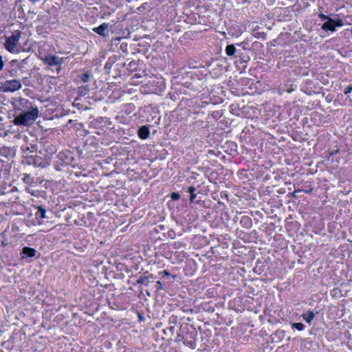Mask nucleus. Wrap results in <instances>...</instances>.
Segmentation results:
<instances>
[{
	"label": "nucleus",
	"instance_id": "nucleus-1",
	"mask_svg": "<svg viewBox=\"0 0 352 352\" xmlns=\"http://www.w3.org/2000/svg\"><path fill=\"white\" fill-rule=\"evenodd\" d=\"M21 104L27 109L16 116L13 120V123L17 126H30L38 118V109L36 106L32 105V102L28 100H22Z\"/></svg>",
	"mask_w": 352,
	"mask_h": 352
},
{
	"label": "nucleus",
	"instance_id": "nucleus-2",
	"mask_svg": "<svg viewBox=\"0 0 352 352\" xmlns=\"http://www.w3.org/2000/svg\"><path fill=\"white\" fill-rule=\"evenodd\" d=\"M39 58L43 63L51 67H56V72L59 74L62 69V64L67 60V57H60L56 55L47 54L41 56L40 55Z\"/></svg>",
	"mask_w": 352,
	"mask_h": 352
},
{
	"label": "nucleus",
	"instance_id": "nucleus-3",
	"mask_svg": "<svg viewBox=\"0 0 352 352\" xmlns=\"http://www.w3.org/2000/svg\"><path fill=\"white\" fill-rule=\"evenodd\" d=\"M21 36L20 31H14L12 35L6 37L4 47L10 53H19L20 52L19 40Z\"/></svg>",
	"mask_w": 352,
	"mask_h": 352
},
{
	"label": "nucleus",
	"instance_id": "nucleus-4",
	"mask_svg": "<svg viewBox=\"0 0 352 352\" xmlns=\"http://www.w3.org/2000/svg\"><path fill=\"white\" fill-rule=\"evenodd\" d=\"M22 83L17 79L7 80L0 84V91L3 93L14 92L21 89Z\"/></svg>",
	"mask_w": 352,
	"mask_h": 352
},
{
	"label": "nucleus",
	"instance_id": "nucleus-5",
	"mask_svg": "<svg viewBox=\"0 0 352 352\" xmlns=\"http://www.w3.org/2000/svg\"><path fill=\"white\" fill-rule=\"evenodd\" d=\"M23 64L18 60L10 62L9 73L11 76L18 77L23 73Z\"/></svg>",
	"mask_w": 352,
	"mask_h": 352
},
{
	"label": "nucleus",
	"instance_id": "nucleus-6",
	"mask_svg": "<svg viewBox=\"0 0 352 352\" xmlns=\"http://www.w3.org/2000/svg\"><path fill=\"white\" fill-rule=\"evenodd\" d=\"M343 21L340 19H337L336 20L333 19L331 18L327 19L322 25V29L326 31L334 32L336 31V27H342L343 26Z\"/></svg>",
	"mask_w": 352,
	"mask_h": 352
},
{
	"label": "nucleus",
	"instance_id": "nucleus-7",
	"mask_svg": "<svg viewBox=\"0 0 352 352\" xmlns=\"http://www.w3.org/2000/svg\"><path fill=\"white\" fill-rule=\"evenodd\" d=\"M108 27L109 24L103 23L98 27L94 28L93 31L103 37H107L109 36L107 31Z\"/></svg>",
	"mask_w": 352,
	"mask_h": 352
},
{
	"label": "nucleus",
	"instance_id": "nucleus-8",
	"mask_svg": "<svg viewBox=\"0 0 352 352\" xmlns=\"http://www.w3.org/2000/svg\"><path fill=\"white\" fill-rule=\"evenodd\" d=\"M150 131L148 127L146 126H142L139 129L138 135L141 139L145 140L148 138Z\"/></svg>",
	"mask_w": 352,
	"mask_h": 352
},
{
	"label": "nucleus",
	"instance_id": "nucleus-9",
	"mask_svg": "<svg viewBox=\"0 0 352 352\" xmlns=\"http://www.w3.org/2000/svg\"><path fill=\"white\" fill-rule=\"evenodd\" d=\"M22 253L28 257H33L36 254V250L32 248L24 247L22 250Z\"/></svg>",
	"mask_w": 352,
	"mask_h": 352
},
{
	"label": "nucleus",
	"instance_id": "nucleus-10",
	"mask_svg": "<svg viewBox=\"0 0 352 352\" xmlns=\"http://www.w3.org/2000/svg\"><path fill=\"white\" fill-rule=\"evenodd\" d=\"M303 319L309 324H311L312 320L315 317V314L312 311H309L302 315Z\"/></svg>",
	"mask_w": 352,
	"mask_h": 352
},
{
	"label": "nucleus",
	"instance_id": "nucleus-11",
	"mask_svg": "<svg viewBox=\"0 0 352 352\" xmlns=\"http://www.w3.org/2000/svg\"><path fill=\"white\" fill-rule=\"evenodd\" d=\"M236 52V49L234 45H228L226 47V53L229 56H233Z\"/></svg>",
	"mask_w": 352,
	"mask_h": 352
},
{
	"label": "nucleus",
	"instance_id": "nucleus-12",
	"mask_svg": "<svg viewBox=\"0 0 352 352\" xmlns=\"http://www.w3.org/2000/svg\"><path fill=\"white\" fill-rule=\"evenodd\" d=\"M45 213H46L45 210L44 208H43L42 207L39 206L38 208V211L36 212V216L38 217L41 219H45L46 218Z\"/></svg>",
	"mask_w": 352,
	"mask_h": 352
},
{
	"label": "nucleus",
	"instance_id": "nucleus-13",
	"mask_svg": "<svg viewBox=\"0 0 352 352\" xmlns=\"http://www.w3.org/2000/svg\"><path fill=\"white\" fill-rule=\"evenodd\" d=\"M292 329H296L298 331H303L305 325L302 322H294L291 324Z\"/></svg>",
	"mask_w": 352,
	"mask_h": 352
},
{
	"label": "nucleus",
	"instance_id": "nucleus-14",
	"mask_svg": "<svg viewBox=\"0 0 352 352\" xmlns=\"http://www.w3.org/2000/svg\"><path fill=\"white\" fill-rule=\"evenodd\" d=\"M196 189L194 186H190L188 188V192L190 194V199L191 201H193L194 199L196 198L197 195L195 194Z\"/></svg>",
	"mask_w": 352,
	"mask_h": 352
},
{
	"label": "nucleus",
	"instance_id": "nucleus-15",
	"mask_svg": "<svg viewBox=\"0 0 352 352\" xmlns=\"http://www.w3.org/2000/svg\"><path fill=\"white\" fill-rule=\"evenodd\" d=\"M173 200H178L180 198V195L178 192H173L170 195Z\"/></svg>",
	"mask_w": 352,
	"mask_h": 352
},
{
	"label": "nucleus",
	"instance_id": "nucleus-16",
	"mask_svg": "<svg viewBox=\"0 0 352 352\" xmlns=\"http://www.w3.org/2000/svg\"><path fill=\"white\" fill-rule=\"evenodd\" d=\"M89 76L87 74H85L82 76V80L84 82H87L89 81Z\"/></svg>",
	"mask_w": 352,
	"mask_h": 352
},
{
	"label": "nucleus",
	"instance_id": "nucleus-17",
	"mask_svg": "<svg viewBox=\"0 0 352 352\" xmlns=\"http://www.w3.org/2000/svg\"><path fill=\"white\" fill-rule=\"evenodd\" d=\"M319 17L320 18V19H321L322 21H324V22H325L326 21H327V19H329V18H330V17H329L328 16H327V15H325V14H320L319 15Z\"/></svg>",
	"mask_w": 352,
	"mask_h": 352
},
{
	"label": "nucleus",
	"instance_id": "nucleus-18",
	"mask_svg": "<svg viewBox=\"0 0 352 352\" xmlns=\"http://www.w3.org/2000/svg\"><path fill=\"white\" fill-rule=\"evenodd\" d=\"M352 91V86L349 85L345 88L344 94H348Z\"/></svg>",
	"mask_w": 352,
	"mask_h": 352
},
{
	"label": "nucleus",
	"instance_id": "nucleus-19",
	"mask_svg": "<svg viewBox=\"0 0 352 352\" xmlns=\"http://www.w3.org/2000/svg\"><path fill=\"white\" fill-rule=\"evenodd\" d=\"M4 67V61L3 60V57L0 55V72L3 69Z\"/></svg>",
	"mask_w": 352,
	"mask_h": 352
},
{
	"label": "nucleus",
	"instance_id": "nucleus-20",
	"mask_svg": "<svg viewBox=\"0 0 352 352\" xmlns=\"http://www.w3.org/2000/svg\"><path fill=\"white\" fill-rule=\"evenodd\" d=\"M157 283L158 284V285H161V282L160 281H157Z\"/></svg>",
	"mask_w": 352,
	"mask_h": 352
}]
</instances>
